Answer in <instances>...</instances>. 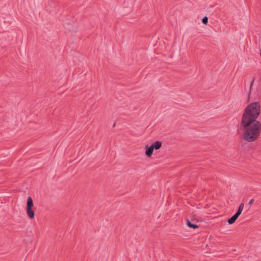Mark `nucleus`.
<instances>
[{
  "label": "nucleus",
  "instance_id": "nucleus-1",
  "mask_svg": "<svg viewBox=\"0 0 261 261\" xmlns=\"http://www.w3.org/2000/svg\"><path fill=\"white\" fill-rule=\"evenodd\" d=\"M260 106L258 102H253L249 104L244 110L241 120V125L243 127L249 126L254 123L260 114Z\"/></svg>",
  "mask_w": 261,
  "mask_h": 261
},
{
  "label": "nucleus",
  "instance_id": "nucleus-2",
  "mask_svg": "<svg viewBox=\"0 0 261 261\" xmlns=\"http://www.w3.org/2000/svg\"><path fill=\"white\" fill-rule=\"evenodd\" d=\"M245 129L243 134V138L244 140L252 142L256 140L261 132V123L255 121L252 123L249 126L244 127Z\"/></svg>",
  "mask_w": 261,
  "mask_h": 261
},
{
  "label": "nucleus",
  "instance_id": "nucleus-3",
  "mask_svg": "<svg viewBox=\"0 0 261 261\" xmlns=\"http://www.w3.org/2000/svg\"><path fill=\"white\" fill-rule=\"evenodd\" d=\"M154 148L151 145L146 149L145 154L147 156H150L153 153Z\"/></svg>",
  "mask_w": 261,
  "mask_h": 261
},
{
  "label": "nucleus",
  "instance_id": "nucleus-4",
  "mask_svg": "<svg viewBox=\"0 0 261 261\" xmlns=\"http://www.w3.org/2000/svg\"><path fill=\"white\" fill-rule=\"evenodd\" d=\"M27 213L28 217L30 219H33L35 217V213L34 211L32 210V208H26Z\"/></svg>",
  "mask_w": 261,
  "mask_h": 261
},
{
  "label": "nucleus",
  "instance_id": "nucleus-5",
  "mask_svg": "<svg viewBox=\"0 0 261 261\" xmlns=\"http://www.w3.org/2000/svg\"><path fill=\"white\" fill-rule=\"evenodd\" d=\"M239 217V216L238 215V214H235L232 217L228 219V223L229 224H233L236 221V220L238 219Z\"/></svg>",
  "mask_w": 261,
  "mask_h": 261
},
{
  "label": "nucleus",
  "instance_id": "nucleus-6",
  "mask_svg": "<svg viewBox=\"0 0 261 261\" xmlns=\"http://www.w3.org/2000/svg\"><path fill=\"white\" fill-rule=\"evenodd\" d=\"M186 221H187V226L189 228H191L193 229H196L199 227L198 225L192 223L190 221V220L189 219H187Z\"/></svg>",
  "mask_w": 261,
  "mask_h": 261
},
{
  "label": "nucleus",
  "instance_id": "nucleus-7",
  "mask_svg": "<svg viewBox=\"0 0 261 261\" xmlns=\"http://www.w3.org/2000/svg\"><path fill=\"white\" fill-rule=\"evenodd\" d=\"M153 148L156 150L160 149L162 146V142L161 141H155L151 144Z\"/></svg>",
  "mask_w": 261,
  "mask_h": 261
},
{
  "label": "nucleus",
  "instance_id": "nucleus-8",
  "mask_svg": "<svg viewBox=\"0 0 261 261\" xmlns=\"http://www.w3.org/2000/svg\"><path fill=\"white\" fill-rule=\"evenodd\" d=\"M33 206V201L31 197H28L27 199V205L26 208H32Z\"/></svg>",
  "mask_w": 261,
  "mask_h": 261
},
{
  "label": "nucleus",
  "instance_id": "nucleus-9",
  "mask_svg": "<svg viewBox=\"0 0 261 261\" xmlns=\"http://www.w3.org/2000/svg\"><path fill=\"white\" fill-rule=\"evenodd\" d=\"M202 22L204 24H206L208 22V17L207 16H204L202 19Z\"/></svg>",
  "mask_w": 261,
  "mask_h": 261
},
{
  "label": "nucleus",
  "instance_id": "nucleus-10",
  "mask_svg": "<svg viewBox=\"0 0 261 261\" xmlns=\"http://www.w3.org/2000/svg\"><path fill=\"white\" fill-rule=\"evenodd\" d=\"M243 211V209L238 208L237 212L236 213L239 216Z\"/></svg>",
  "mask_w": 261,
  "mask_h": 261
},
{
  "label": "nucleus",
  "instance_id": "nucleus-11",
  "mask_svg": "<svg viewBox=\"0 0 261 261\" xmlns=\"http://www.w3.org/2000/svg\"><path fill=\"white\" fill-rule=\"evenodd\" d=\"M254 202V200L253 199H251L248 202V205L251 206Z\"/></svg>",
  "mask_w": 261,
  "mask_h": 261
},
{
  "label": "nucleus",
  "instance_id": "nucleus-12",
  "mask_svg": "<svg viewBox=\"0 0 261 261\" xmlns=\"http://www.w3.org/2000/svg\"><path fill=\"white\" fill-rule=\"evenodd\" d=\"M254 80H255V79H254V78H253V79H252V80L251 81V83H250V89L251 88V87H252V85H253V83H254Z\"/></svg>",
  "mask_w": 261,
  "mask_h": 261
},
{
  "label": "nucleus",
  "instance_id": "nucleus-13",
  "mask_svg": "<svg viewBox=\"0 0 261 261\" xmlns=\"http://www.w3.org/2000/svg\"><path fill=\"white\" fill-rule=\"evenodd\" d=\"M244 203H241L240 204V205H239V208H242V209H243V208H244Z\"/></svg>",
  "mask_w": 261,
  "mask_h": 261
}]
</instances>
